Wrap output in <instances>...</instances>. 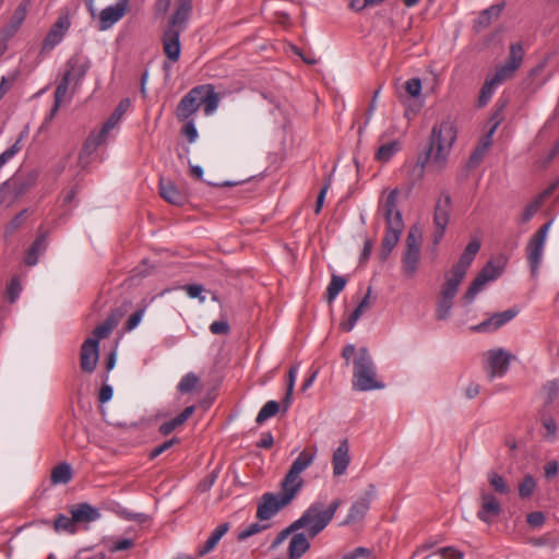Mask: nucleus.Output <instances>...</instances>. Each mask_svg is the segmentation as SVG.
Here are the masks:
<instances>
[{
    "mask_svg": "<svg viewBox=\"0 0 559 559\" xmlns=\"http://www.w3.org/2000/svg\"><path fill=\"white\" fill-rule=\"evenodd\" d=\"M309 548V536L305 533L294 534L288 546V559L301 558Z\"/></svg>",
    "mask_w": 559,
    "mask_h": 559,
    "instance_id": "c85d7f7f",
    "label": "nucleus"
},
{
    "mask_svg": "<svg viewBox=\"0 0 559 559\" xmlns=\"http://www.w3.org/2000/svg\"><path fill=\"white\" fill-rule=\"evenodd\" d=\"M127 12V5L123 3H116L109 5L100 11L98 14L99 31H107L111 28L118 21H120Z\"/></svg>",
    "mask_w": 559,
    "mask_h": 559,
    "instance_id": "5701e85b",
    "label": "nucleus"
},
{
    "mask_svg": "<svg viewBox=\"0 0 559 559\" xmlns=\"http://www.w3.org/2000/svg\"><path fill=\"white\" fill-rule=\"evenodd\" d=\"M285 496L283 493H264L258 504L257 518L262 521H267L273 518L283 507L289 502H284Z\"/></svg>",
    "mask_w": 559,
    "mask_h": 559,
    "instance_id": "f3484780",
    "label": "nucleus"
},
{
    "mask_svg": "<svg viewBox=\"0 0 559 559\" xmlns=\"http://www.w3.org/2000/svg\"><path fill=\"white\" fill-rule=\"evenodd\" d=\"M73 477L72 467L67 462H61L57 466H55L51 471L50 480L53 485H66Z\"/></svg>",
    "mask_w": 559,
    "mask_h": 559,
    "instance_id": "e433bc0d",
    "label": "nucleus"
},
{
    "mask_svg": "<svg viewBox=\"0 0 559 559\" xmlns=\"http://www.w3.org/2000/svg\"><path fill=\"white\" fill-rule=\"evenodd\" d=\"M352 388L358 392L385 388V384L378 379L377 367L367 347L358 348L353 359Z\"/></svg>",
    "mask_w": 559,
    "mask_h": 559,
    "instance_id": "7ed1b4c3",
    "label": "nucleus"
},
{
    "mask_svg": "<svg viewBox=\"0 0 559 559\" xmlns=\"http://www.w3.org/2000/svg\"><path fill=\"white\" fill-rule=\"evenodd\" d=\"M346 278L341 275L333 274L331 277V282L328 285L326 288V300L329 304H332L337 295L345 288L346 286Z\"/></svg>",
    "mask_w": 559,
    "mask_h": 559,
    "instance_id": "a19ab883",
    "label": "nucleus"
},
{
    "mask_svg": "<svg viewBox=\"0 0 559 559\" xmlns=\"http://www.w3.org/2000/svg\"><path fill=\"white\" fill-rule=\"evenodd\" d=\"M298 530H300V527H295V522H293L288 527H286L285 530H283L282 532H280L277 534V536L272 542L271 547L272 548L278 547L290 534H293L294 532H296Z\"/></svg>",
    "mask_w": 559,
    "mask_h": 559,
    "instance_id": "bf43d9fd",
    "label": "nucleus"
},
{
    "mask_svg": "<svg viewBox=\"0 0 559 559\" xmlns=\"http://www.w3.org/2000/svg\"><path fill=\"white\" fill-rule=\"evenodd\" d=\"M440 559H464V554L454 547H443L438 550Z\"/></svg>",
    "mask_w": 559,
    "mask_h": 559,
    "instance_id": "4d7b16f0",
    "label": "nucleus"
},
{
    "mask_svg": "<svg viewBox=\"0 0 559 559\" xmlns=\"http://www.w3.org/2000/svg\"><path fill=\"white\" fill-rule=\"evenodd\" d=\"M500 513L501 506L498 499L492 493L483 491L480 495V508L477 512V518L485 523H490Z\"/></svg>",
    "mask_w": 559,
    "mask_h": 559,
    "instance_id": "6ab92c4d",
    "label": "nucleus"
},
{
    "mask_svg": "<svg viewBox=\"0 0 559 559\" xmlns=\"http://www.w3.org/2000/svg\"><path fill=\"white\" fill-rule=\"evenodd\" d=\"M17 78V72L11 73L9 76H2L0 80V100L10 91Z\"/></svg>",
    "mask_w": 559,
    "mask_h": 559,
    "instance_id": "052dcab7",
    "label": "nucleus"
},
{
    "mask_svg": "<svg viewBox=\"0 0 559 559\" xmlns=\"http://www.w3.org/2000/svg\"><path fill=\"white\" fill-rule=\"evenodd\" d=\"M229 324L226 320H217L211 323L210 331L216 335H226L229 333Z\"/></svg>",
    "mask_w": 559,
    "mask_h": 559,
    "instance_id": "0e129e2a",
    "label": "nucleus"
},
{
    "mask_svg": "<svg viewBox=\"0 0 559 559\" xmlns=\"http://www.w3.org/2000/svg\"><path fill=\"white\" fill-rule=\"evenodd\" d=\"M198 87H203L204 90L202 93H200V106L203 104L205 115L210 116L217 109L219 104V96L215 92L214 86L211 84L199 85Z\"/></svg>",
    "mask_w": 559,
    "mask_h": 559,
    "instance_id": "c756f323",
    "label": "nucleus"
},
{
    "mask_svg": "<svg viewBox=\"0 0 559 559\" xmlns=\"http://www.w3.org/2000/svg\"><path fill=\"white\" fill-rule=\"evenodd\" d=\"M350 456H333V474L341 476L345 473L350 463Z\"/></svg>",
    "mask_w": 559,
    "mask_h": 559,
    "instance_id": "864d4df0",
    "label": "nucleus"
},
{
    "mask_svg": "<svg viewBox=\"0 0 559 559\" xmlns=\"http://www.w3.org/2000/svg\"><path fill=\"white\" fill-rule=\"evenodd\" d=\"M374 495V487L373 485L369 486V490L366 492L364 497H360L357 499L350 507L346 523H353L356 521H359L365 516V514L368 512L370 508V502L372 500V497Z\"/></svg>",
    "mask_w": 559,
    "mask_h": 559,
    "instance_id": "393cba45",
    "label": "nucleus"
},
{
    "mask_svg": "<svg viewBox=\"0 0 559 559\" xmlns=\"http://www.w3.org/2000/svg\"><path fill=\"white\" fill-rule=\"evenodd\" d=\"M70 27V21L68 16H59L55 24L48 32L45 40L44 48L52 49L56 47L64 37L66 33Z\"/></svg>",
    "mask_w": 559,
    "mask_h": 559,
    "instance_id": "b1692460",
    "label": "nucleus"
},
{
    "mask_svg": "<svg viewBox=\"0 0 559 559\" xmlns=\"http://www.w3.org/2000/svg\"><path fill=\"white\" fill-rule=\"evenodd\" d=\"M130 106L129 99H123L119 103L115 111L110 115L108 120L103 126V133H109L121 120L123 114L127 111Z\"/></svg>",
    "mask_w": 559,
    "mask_h": 559,
    "instance_id": "4c0bfd02",
    "label": "nucleus"
},
{
    "mask_svg": "<svg viewBox=\"0 0 559 559\" xmlns=\"http://www.w3.org/2000/svg\"><path fill=\"white\" fill-rule=\"evenodd\" d=\"M107 135V133H103V129H100L97 133H91L83 144L81 155H91L102 143L106 141Z\"/></svg>",
    "mask_w": 559,
    "mask_h": 559,
    "instance_id": "79ce46f5",
    "label": "nucleus"
},
{
    "mask_svg": "<svg viewBox=\"0 0 559 559\" xmlns=\"http://www.w3.org/2000/svg\"><path fill=\"white\" fill-rule=\"evenodd\" d=\"M451 199L448 194H442L435 206L432 242L438 246L443 238L444 231L450 221Z\"/></svg>",
    "mask_w": 559,
    "mask_h": 559,
    "instance_id": "1a4fd4ad",
    "label": "nucleus"
},
{
    "mask_svg": "<svg viewBox=\"0 0 559 559\" xmlns=\"http://www.w3.org/2000/svg\"><path fill=\"white\" fill-rule=\"evenodd\" d=\"M460 284L445 276L437 304L436 316L438 320H445L450 317L453 299L456 296Z\"/></svg>",
    "mask_w": 559,
    "mask_h": 559,
    "instance_id": "4468645a",
    "label": "nucleus"
},
{
    "mask_svg": "<svg viewBox=\"0 0 559 559\" xmlns=\"http://www.w3.org/2000/svg\"><path fill=\"white\" fill-rule=\"evenodd\" d=\"M516 311L512 309H508L502 312L495 313L491 316L488 320L479 323L478 325L474 326L473 330L477 332H489V331H496L509 321H511L515 316Z\"/></svg>",
    "mask_w": 559,
    "mask_h": 559,
    "instance_id": "a878e982",
    "label": "nucleus"
},
{
    "mask_svg": "<svg viewBox=\"0 0 559 559\" xmlns=\"http://www.w3.org/2000/svg\"><path fill=\"white\" fill-rule=\"evenodd\" d=\"M53 528L58 533L66 532L69 534H75L78 532L73 516H67L62 513H59L53 520Z\"/></svg>",
    "mask_w": 559,
    "mask_h": 559,
    "instance_id": "37998d69",
    "label": "nucleus"
},
{
    "mask_svg": "<svg viewBox=\"0 0 559 559\" xmlns=\"http://www.w3.org/2000/svg\"><path fill=\"white\" fill-rule=\"evenodd\" d=\"M501 274V269L499 266H496L492 262H488L483 270L479 272V274L476 276V278L471 283L468 289L463 296V301L465 304H471L477 296L479 292L484 288V286L491 281H495L498 278Z\"/></svg>",
    "mask_w": 559,
    "mask_h": 559,
    "instance_id": "ddd939ff",
    "label": "nucleus"
},
{
    "mask_svg": "<svg viewBox=\"0 0 559 559\" xmlns=\"http://www.w3.org/2000/svg\"><path fill=\"white\" fill-rule=\"evenodd\" d=\"M278 411L280 404L276 401H269L262 406V408L258 413L255 421L258 424H263L269 418L275 416L278 413Z\"/></svg>",
    "mask_w": 559,
    "mask_h": 559,
    "instance_id": "de8ad7c7",
    "label": "nucleus"
},
{
    "mask_svg": "<svg viewBox=\"0 0 559 559\" xmlns=\"http://www.w3.org/2000/svg\"><path fill=\"white\" fill-rule=\"evenodd\" d=\"M371 550L365 547H357L353 551L345 554L342 559H370Z\"/></svg>",
    "mask_w": 559,
    "mask_h": 559,
    "instance_id": "e2e57ef3",
    "label": "nucleus"
},
{
    "mask_svg": "<svg viewBox=\"0 0 559 559\" xmlns=\"http://www.w3.org/2000/svg\"><path fill=\"white\" fill-rule=\"evenodd\" d=\"M493 118L496 119L495 123L491 126L490 130L486 133V135L481 139L480 141V145L483 147H485L486 150L489 148V146L491 145L492 143V135L493 133L496 132L500 121H501V118L499 117V114H496L493 116Z\"/></svg>",
    "mask_w": 559,
    "mask_h": 559,
    "instance_id": "680f3d73",
    "label": "nucleus"
},
{
    "mask_svg": "<svg viewBox=\"0 0 559 559\" xmlns=\"http://www.w3.org/2000/svg\"><path fill=\"white\" fill-rule=\"evenodd\" d=\"M193 0H177V8L171 15L167 28L180 29L183 32L192 13Z\"/></svg>",
    "mask_w": 559,
    "mask_h": 559,
    "instance_id": "412c9836",
    "label": "nucleus"
},
{
    "mask_svg": "<svg viewBox=\"0 0 559 559\" xmlns=\"http://www.w3.org/2000/svg\"><path fill=\"white\" fill-rule=\"evenodd\" d=\"M535 488L534 478L531 475H526L522 483L519 485V495L521 498H527L532 495Z\"/></svg>",
    "mask_w": 559,
    "mask_h": 559,
    "instance_id": "603ef678",
    "label": "nucleus"
},
{
    "mask_svg": "<svg viewBox=\"0 0 559 559\" xmlns=\"http://www.w3.org/2000/svg\"><path fill=\"white\" fill-rule=\"evenodd\" d=\"M159 194L170 204L182 205L187 201L185 193L179 191L173 181L160 178L159 180Z\"/></svg>",
    "mask_w": 559,
    "mask_h": 559,
    "instance_id": "bb28decb",
    "label": "nucleus"
},
{
    "mask_svg": "<svg viewBox=\"0 0 559 559\" xmlns=\"http://www.w3.org/2000/svg\"><path fill=\"white\" fill-rule=\"evenodd\" d=\"M270 527V524L267 523H261V522H254L249 524L248 526L239 530L237 534L238 542H243L247 538L261 533L262 531H265Z\"/></svg>",
    "mask_w": 559,
    "mask_h": 559,
    "instance_id": "49530a36",
    "label": "nucleus"
},
{
    "mask_svg": "<svg viewBox=\"0 0 559 559\" xmlns=\"http://www.w3.org/2000/svg\"><path fill=\"white\" fill-rule=\"evenodd\" d=\"M421 241V228L418 225H413L408 230L402 254V272L406 277L411 278L417 273L420 263Z\"/></svg>",
    "mask_w": 559,
    "mask_h": 559,
    "instance_id": "39448f33",
    "label": "nucleus"
},
{
    "mask_svg": "<svg viewBox=\"0 0 559 559\" xmlns=\"http://www.w3.org/2000/svg\"><path fill=\"white\" fill-rule=\"evenodd\" d=\"M199 378L193 372H189L180 380L178 390L181 393H189L197 386Z\"/></svg>",
    "mask_w": 559,
    "mask_h": 559,
    "instance_id": "3c124183",
    "label": "nucleus"
},
{
    "mask_svg": "<svg viewBox=\"0 0 559 559\" xmlns=\"http://www.w3.org/2000/svg\"><path fill=\"white\" fill-rule=\"evenodd\" d=\"M556 188L552 186L550 189L546 190L544 193L539 194L535 200H533L530 204L526 205L523 213L519 217L520 224L528 223L534 215L539 211L543 200L551 193V191Z\"/></svg>",
    "mask_w": 559,
    "mask_h": 559,
    "instance_id": "f704fd0d",
    "label": "nucleus"
},
{
    "mask_svg": "<svg viewBox=\"0 0 559 559\" xmlns=\"http://www.w3.org/2000/svg\"><path fill=\"white\" fill-rule=\"evenodd\" d=\"M488 481L496 492L501 495L509 493V486L506 484L503 477L500 476L497 472L490 471L488 473Z\"/></svg>",
    "mask_w": 559,
    "mask_h": 559,
    "instance_id": "09e8293b",
    "label": "nucleus"
},
{
    "mask_svg": "<svg viewBox=\"0 0 559 559\" xmlns=\"http://www.w3.org/2000/svg\"><path fill=\"white\" fill-rule=\"evenodd\" d=\"M120 515L128 520V521H135L138 523H146L150 521V516L147 514H144V513H135V512H131V511H127V510H123Z\"/></svg>",
    "mask_w": 559,
    "mask_h": 559,
    "instance_id": "774afa93",
    "label": "nucleus"
},
{
    "mask_svg": "<svg viewBox=\"0 0 559 559\" xmlns=\"http://www.w3.org/2000/svg\"><path fill=\"white\" fill-rule=\"evenodd\" d=\"M99 346L94 340H85L81 346L80 366L84 372L92 373L97 366Z\"/></svg>",
    "mask_w": 559,
    "mask_h": 559,
    "instance_id": "a211bd4d",
    "label": "nucleus"
},
{
    "mask_svg": "<svg viewBox=\"0 0 559 559\" xmlns=\"http://www.w3.org/2000/svg\"><path fill=\"white\" fill-rule=\"evenodd\" d=\"M22 287L17 278H13L11 283L8 286V297L11 302H14L20 294H21Z\"/></svg>",
    "mask_w": 559,
    "mask_h": 559,
    "instance_id": "338daca9",
    "label": "nucleus"
},
{
    "mask_svg": "<svg viewBox=\"0 0 559 559\" xmlns=\"http://www.w3.org/2000/svg\"><path fill=\"white\" fill-rule=\"evenodd\" d=\"M480 249V241L479 239H473L469 241V243L466 246L465 250L461 254L457 263H455L452 269L445 273V276L456 281L459 283H462L464 280L466 272L468 267L471 266L472 262L474 261L477 252Z\"/></svg>",
    "mask_w": 559,
    "mask_h": 559,
    "instance_id": "9b49d317",
    "label": "nucleus"
},
{
    "mask_svg": "<svg viewBox=\"0 0 559 559\" xmlns=\"http://www.w3.org/2000/svg\"><path fill=\"white\" fill-rule=\"evenodd\" d=\"M364 312L365 311L362 309H360L359 307H356V309L352 312L349 318L346 321L341 323L342 329L346 332L352 331L354 329V326L356 325L357 321L364 314Z\"/></svg>",
    "mask_w": 559,
    "mask_h": 559,
    "instance_id": "6e6d98bb",
    "label": "nucleus"
},
{
    "mask_svg": "<svg viewBox=\"0 0 559 559\" xmlns=\"http://www.w3.org/2000/svg\"><path fill=\"white\" fill-rule=\"evenodd\" d=\"M297 373H298V367L292 366L288 370L286 393H285L284 399L282 400V407H283L284 412H287V409L289 408V406L292 404V395L294 392Z\"/></svg>",
    "mask_w": 559,
    "mask_h": 559,
    "instance_id": "c03bdc74",
    "label": "nucleus"
},
{
    "mask_svg": "<svg viewBox=\"0 0 559 559\" xmlns=\"http://www.w3.org/2000/svg\"><path fill=\"white\" fill-rule=\"evenodd\" d=\"M118 322L119 316L115 313L110 314L102 324L94 329L93 335L87 340H94L96 345L99 346V341L107 337L112 332Z\"/></svg>",
    "mask_w": 559,
    "mask_h": 559,
    "instance_id": "72a5a7b5",
    "label": "nucleus"
},
{
    "mask_svg": "<svg viewBox=\"0 0 559 559\" xmlns=\"http://www.w3.org/2000/svg\"><path fill=\"white\" fill-rule=\"evenodd\" d=\"M455 139L456 130L451 121H442L433 126L427 151L418 157L409 171L413 182L424 178L427 165L436 171L444 168Z\"/></svg>",
    "mask_w": 559,
    "mask_h": 559,
    "instance_id": "f257e3e1",
    "label": "nucleus"
},
{
    "mask_svg": "<svg viewBox=\"0 0 559 559\" xmlns=\"http://www.w3.org/2000/svg\"><path fill=\"white\" fill-rule=\"evenodd\" d=\"M27 14V1H23L15 9L9 24L4 27L3 34L5 37L13 36L24 22Z\"/></svg>",
    "mask_w": 559,
    "mask_h": 559,
    "instance_id": "2f4dec72",
    "label": "nucleus"
},
{
    "mask_svg": "<svg viewBox=\"0 0 559 559\" xmlns=\"http://www.w3.org/2000/svg\"><path fill=\"white\" fill-rule=\"evenodd\" d=\"M70 87H72V84L70 82H68L67 80H64L63 78H61V81L57 85V88H56L55 95H53V100L57 103V105L62 104V103H68L72 99V95H73L74 91H72L70 93L69 92Z\"/></svg>",
    "mask_w": 559,
    "mask_h": 559,
    "instance_id": "a18cd8bd",
    "label": "nucleus"
},
{
    "mask_svg": "<svg viewBox=\"0 0 559 559\" xmlns=\"http://www.w3.org/2000/svg\"><path fill=\"white\" fill-rule=\"evenodd\" d=\"M480 249V241L479 239H473L469 241V243L466 246L465 250L461 254L457 263H455L452 269L445 273V276L456 281L459 283H462L464 280L466 272L468 267L471 266L472 262L474 261L477 252Z\"/></svg>",
    "mask_w": 559,
    "mask_h": 559,
    "instance_id": "9d476101",
    "label": "nucleus"
},
{
    "mask_svg": "<svg viewBox=\"0 0 559 559\" xmlns=\"http://www.w3.org/2000/svg\"><path fill=\"white\" fill-rule=\"evenodd\" d=\"M524 58V49L520 43L510 46L508 61L497 69L496 73L490 76L496 83L501 84L506 80L512 78L520 68Z\"/></svg>",
    "mask_w": 559,
    "mask_h": 559,
    "instance_id": "f8f14e48",
    "label": "nucleus"
},
{
    "mask_svg": "<svg viewBox=\"0 0 559 559\" xmlns=\"http://www.w3.org/2000/svg\"><path fill=\"white\" fill-rule=\"evenodd\" d=\"M545 406H550L559 396V379L547 381L542 388Z\"/></svg>",
    "mask_w": 559,
    "mask_h": 559,
    "instance_id": "ea45409f",
    "label": "nucleus"
},
{
    "mask_svg": "<svg viewBox=\"0 0 559 559\" xmlns=\"http://www.w3.org/2000/svg\"><path fill=\"white\" fill-rule=\"evenodd\" d=\"M313 456H298L283 480L284 502H290L302 486L300 474L311 465Z\"/></svg>",
    "mask_w": 559,
    "mask_h": 559,
    "instance_id": "0eeeda50",
    "label": "nucleus"
},
{
    "mask_svg": "<svg viewBox=\"0 0 559 559\" xmlns=\"http://www.w3.org/2000/svg\"><path fill=\"white\" fill-rule=\"evenodd\" d=\"M204 90L203 87H193L191 88L178 103L175 116L179 121L190 120L191 117L199 110L200 108V93Z\"/></svg>",
    "mask_w": 559,
    "mask_h": 559,
    "instance_id": "dca6fc26",
    "label": "nucleus"
},
{
    "mask_svg": "<svg viewBox=\"0 0 559 559\" xmlns=\"http://www.w3.org/2000/svg\"><path fill=\"white\" fill-rule=\"evenodd\" d=\"M47 245H48L47 234L46 233L39 234L26 252V255L24 259L25 264L28 266L36 265L38 262L39 255L46 251Z\"/></svg>",
    "mask_w": 559,
    "mask_h": 559,
    "instance_id": "cd10ccee",
    "label": "nucleus"
},
{
    "mask_svg": "<svg viewBox=\"0 0 559 559\" xmlns=\"http://www.w3.org/2000/svg\"><path fill=\"white\" fill-rule=\"evenodd\" d=\"M183 289L186 290L187 295L194 299L198 298L200 302L205 301V296L203 295L204 287L200 284H191L183 286Z\"/></svg>",
    "mask_w": 559,
    "mask_h": 559,
    "instance_id": "13d9d810",
    "label": "nucleus"
},
{
    "mask_svg": "<svg viewBox=\"0 0 559 559\" xmlns=\"http://www.w3.org/2000/svg\"><path fill=\"white\" fill-rule=\"evenodd\" d=\"M401 150V144L397 140L382 144L377 153L376 159L381 163H388Z\"/></svg>",
    "mask_w": 559,
    "mask_h": 559,
    "instance_id": "58836bf2",
    "label": "nucleus"
},
{
    "mask_svg": "<svg viewBox=\"0 0 559 559\" xmlns=\"http://www.w3.org/2000/svg\"><path fill=\"white\" fill-rule=\"evenodd\" d=\"M552 221L545 223L532 237L526 245V259L533 277H536L543 261V254L548 231Z\"/></svg>",
    "mask_w": 559,
    "mask_h": 559,
    "instance_id": "423d86ee",
    "label": "nucleus"
},
{
    "mask_svg": "<svg viewBox=\"0 0 559 559\" xmlns=\"http://www.w3.org/2000/svg\"><path fill=\"white\" fill-rule=\"evenodd\" d=\"M405 91L412 97H418L421 94V80L418 78L409 79L404 84Z\"/></svg>",
    "mask_w": 559,
    "mask_h": 559,
    "instance_id": "5fc2aeb1",
    "label": "nucleus"
},
{
    "mask_svg": "<svg viewBox=\"0 0 559 559\" xmlns=\"http://www.w3.org/2000/svg\"><path fill=\"white\" fill-rule=\"evenodd\" d=\"M499 84L496 83L491 78H488L485 81V83L480 90V94H479V98H478V105L480 107L487 105V103L490 100V98L493 95L495 88Z\"/></svg>",
    "mask_w": 559,
    "mask_h": 559,
    "instance_id": "8fccbe9b",
    "label": "nucleus"
},
{
    "mask_svg": "<svg viewBox=\"0 0 559 559\" xmlns=\"http://www.w3.org/2000/svg\"><path fill=\"white\" fill-rule=\"evenodd\" d=\"M503 7H504L503 3H501V4H493V5L489 7L488 9L484 10L479 14L477 20L475 21L474 27L477 31H480V29H484V28L488 27L490 25L491 21L493 19H497L500 15Z\"/></svg>",
    "mask_w": 559,
    "mask_h": 559,
    "instance_id": "c9c22d12",
    "label": "nucleus"
},
{
    "mask_svg": "<svg viewBox=\"0 0 559 559\" xmlns=\"http://www.w3.org/2000/svg\"><path fill=\"white\" fill-rule=\"evenodd\" d=\"M194 413V406L186 407L179 415L175 418L163 423L159 426V432L164 436L171 433L177 428L181 427L188 418Z\"/></svg>",
    "mask_w": 559,
    "mask_h": 559,
    "instance_id": "473e14b6",
    "label": "nucleus"
},
{
    "mask_svg": "<svg viewBox=\"0 0 559 559\" xmlns=\"http://www.w3.org/2000/svg\"><path fill=\"white\" fill-rule=\"evenodd\" d=\"M88 69L90 61L82 56L74 55L67 61L66 71L62 78L70 82L72 84V90L75 91L83 81Z\"/></svg>",
    "mask_w": 559,
    "mask_h": 559,
    "instance_id": "2eb2a0df",
    "label": "nucleus"
},
{
    "mask_svg": "<svg viewBox=\"0 0 559 559\" xmlns=\"http://www.w3.org/2000/svg\"><path fill=\"white\" fill-rule=\"evenodd\" d=\"M399 194V189H392L379 201L377 218L382 219L385 224V234L380 253L382 260L390 255L404 230L402 212L397 207Z\"/></svg>",
    "mask_w": 559,
    "mask_h": 559,
    "instance_id": "f03ea898",
    "label": "nucleus"
},
{
    "mask_svg": "<svg viewBox=\"0 0 559 559\" xmlns=\"http://www.w3.org/2000/svg\"><path fill=\"white\" fill-rule=\"evenodd\" d=\"M185 122L186 124L182 128V133L190 143H193L198 139V130L195 128V124L192 120H187Z\"/></svg>",
    "mask_w": 559,
    "mask_h": 559,
    "instance_id": "69168bd1",
    "label": "nucleus"
},
{
    "mask_svg": "<svg viewBox=\"0 0 559 559\" xmlns=\"http://www.w3.org/2000/svg\"><path fill=\"white\" fill-rule=\"evenodd\" d=\"M229 523H222L212 532L207 540L198 549V557H203L211 552L222 539V537L228 532Z\"/></svg>",
    "mask_w": 559,
    "mask_h": 559,
    "instance_id": "7c9ffc66",
    "label": "nucleus"
},
{
    "mask_svg": "<svg viewBox=\"0 0 559 559\" xmlns=\"http://www.w3.org/2000/svg\"><path fill=\"white\" fill-rule=\"evenodd\" d=\"M514 356L503 348H493L486 353V370L488 378L493 380L495 378L503 377L510 367L511 360Z\"/></svg>",
    "mask_w": 559,
    "mask_h": 559,
    "instance_id": "6e6552de",
    "label": "nucleus"
},
{
    "mask_svg": "<svg viewBox=\"0 0 559 559\" xmlns=\"http://www.w3.org/2000/svg\"><path fill=\"white\" fill-rule=\"evenodd\" d=\"M180 29L166 28L163 35V49L166 57L171 62H177L180 58Z\"/></svg>",
    "mask_w": 559,
    "mask_h": 559,
    "instance_id": "aec40b11",
    "label": "nucleus"
},
{
    "mask_svg": "<svg viewBox=\"0 0 559 559\" xmlns=\"http://www.w3.org/2000/svg\"><path fill=\"white\" fill-rule=\"evenodd\" d=\"M69 512L73 516L76 527L79 524H90L100 518L99 510L87 502L70 507Z\"/></svg>",
    "mask_w": 559,
    "mask_h": 559,
    "instance_id": "4be33fe9",
    "label": "nucleus"
},
{
    "mask_svg": "<svg viewBox=\"0 0 559 559\" xmlns=\"http://www.w3.org/2000/svg\"><path fill=\"white\" fill-rule=\"evenodd\" d=\"M340 506L338 499L329 507L321 501H316L295 521V527L307 528L308 536L313 538L329 525Z\"/></svg>",
    "mask_w": 559,
    "mask_h": 559,
    "instance_id": "20e7f679",
    "label": "nucleus"
}]
</instances>
